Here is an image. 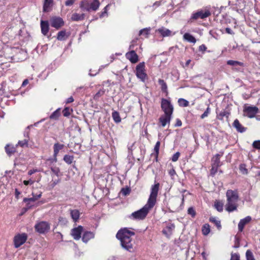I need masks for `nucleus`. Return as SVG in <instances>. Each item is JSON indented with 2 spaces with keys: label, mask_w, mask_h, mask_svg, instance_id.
<instances>
[{
  "label": "nucleus",
  "mask_w": 260,
  "mask_h": 260,
  "mask_svg": "<svg viewBox=\"0 0 260 260\" xmlns=\"http://www.w3.org/2000/svg\"><path fill=\"white\" fill-rule=\"evenodd\" d=\"M159 184L158 183L152 185L151 192L146 204L141 209L132 213L129 218L133 220H143L148 214L149 211L153 208L156 203Z\"/></svg>",
  "instance_id": "1"
},
{
  "label": "nucleus",
  "mask_w": 260,
  "mask_h": 260,
  "mask_svg": "<svg viewBox=\"0 0 260 260\" xmlns=\"http://www.w3.org/2000/svg\"><path fill=\"white\" fill-rule=\"evenodd\" d=\"M135 233L127 228L120 230L116 234V238L120 241V245L123 249L129 251H134L135 241L132 238Z\"/></svg>",
  "instance_id": "2"
},
{
  "label": "nucleus",
  "mask_w": 260,
  "mask_h": 260,
  "mask_svg": "<svg viewBox=\"0 0 260 260\" xmlns=\"http://www.w3.org/2000/svg\"><path fill=\"white\" fill-rule=\"evenodd\" d=\"M226 203L225 210L231 212L237 209L239 195L237 190L229 189L226 192Z\"/></svg>",
  "instance_id": "3"
},
{
  "label": "nucleus",
  "mask_w": 260,
  "mask_h": 260,
  "mask_svg": "<svg viewBox=\"0 0 260 260\" xmlns=\"http://www.w3.org/2000/svg\"><path fill=\"white\" fill-rule=\"evenodd\" d=\"M12 53L14 54L12 58L18 61H22L25 60L27 57V52L26 51L19 48H12L10 49Z\"/></svg>",
  "instance_id": "4"
},
{
  "label": "nucleus",
  "mask_w": 260,
  "mask_h": 260,
  "mask_svg": "<svg viewBox=\"0 0 260 260\" xmlns=\"http://www.w3.org/2000/svg\"><path fill=\"white\" fill-rule=\"evenodd\" d=\"M211 14V13L209 9H201L192 13L189 21L192 22V20H197L198 19H203L210 16Z\"/></svg>",
  "instance_id": "5"
},
{
  "label": "nucleus",
  "mask_w": 260,
  "mask_h": 260,
  "mask_svg": "<svg viewBox=\"0 0 260 260\" xmlns=\"http://www.w3.org/2000/svg\"><path fill=\"white\" fill-rule=\"evenodd\" d=\"M161 108L164 112V114L172 116L174 107L168 100L165 99H161Z\"/></svg>",
  "instance_id": "6"
},
{
  "label": "nucleus",
  "mask_w": 260,
  "mask_h": 260,
  "mask_svg": "<svg viewBox=\"0 0 260 260\" xmlns=\"http://www.w3.org/2000/svg\"><path fill=\"white\" fill-rule=\"evenodd\" d=\"M136 76L142 81L144 82L147 78V74L145 72V63H139L136 67Z\"/></svg>",
  "instance_id": "7"
},
{
  "label": "nucleus",
  "mask_w": 260,
  "mask_h": 260,
  "mask_svg": "<svg viewBox=\"0 0 260 260\" xmlns=\"http://www.w3.org/2000/svg\"><path fill=\"white\" fill-rule=\"evenodd\" d=\"M27 239V235L25 233L18 234L14 238V244L15 248H18L23 245Z\"/></svg>",
  "instance_id": "8"
},
{
  "label": "nucleus",
  "mask_w": 260,
  "mask_h": 260,
  "mask_svg": "<svg viewBox=\"0 0 260 260\" xmlns=\"http://www.w3.org/2000/svg\"><path fill=\"white\" fill-rule=\"evenodd\" d=\"M35 228L39 233L44 234L48 232L50 230V224L46 221H41L37 223Z\"/></svg>",
  "instance_id": "9"
},
{
  "label": "nucleus",
  "mask_w": 260,
  "mask_h": 260,
  "mask_svg": "<svg viewBox=\"0 0 260 260\" xmlns=\"http://www.w3.org/2000/svg\"><path fill=\"white\" fill-rule=\"evenodd\" d=\"M50 22L51 26L57 29H59L64 25V21L63 19L59 17H52L50 19Z\"/></svg>",
  "instance_id": "10"
},
{
  "label": "nucleus",
  "mask_w": 260,
  "mask_h": 260,
  "mask_svg": "<svg viewBox=\"0 0 260 260\" xmlns=\"http://www.w3.org/2000/svg\"><path fill=\"white\" fill-rule=\"evenodd\" d=\"M32 197L30 198H24L23 199V202L26 203L27 209H29L33 205L32 203L41 198L42 192L40 191L39 193H37L36 194L32 192Z\"/></svg>",
  "instance_id": "11"
},
{
  "label": "nucleus",
  "mask_w": 260,
  "mask_h": 260,
  "mask_svg": "<svg viewBox=\"0 0 260 260\" xmlns=\"http://www.w3.org/2000/svg\"><path fill=\"white\" fill-rule=\"evenodd\" d=\"M258 112V109L255 106H248L244 109L246 116L251 118L254 117Z\"/></svg>",
  "instance_id": "12"
},
{
  "label": "nucleus",
  "mask_w": 260,
  "mask_h": 260,
  "mask_svg": "<svg viewBox=\"0 0 260 260\" xmlns=\"http://www.w3.org/2000/svg\"><path fill=\"white\" fill-rule=\"evenodd\" d=\"M83 229L82 226L79 225L77 228H74L72 230L71 235L75 240H78L80 239Z\"/></svg>",
  "instance_id": "13"
},
{
  "label": "nucleus",
  "mask_w": 260,
  "mask_h": 260,
  "mask_svg": "<svg viewBox=\"0 0 260 260\" xmlns=\"http://www.w3.org/2000/svg\"><path fill=\"white\" fill-rule=\"evenodd\" d=\"M125 56L132 63H135L138 61V56L134 50H132L126 53Z\"/></svg>",
  "instance_id": "14"
},
{
  "label": "nucleus",
  "mask_w": 260,
  "mask_h": 260,
  "mask_svg": "<svg viewBox=\"0 0 260 260\" xmlns=\"http://www.w3.org/2000/svg\"><path fill=\"white\" fill-rule=\"evenodd\" d=\"M171 118V115L164 114L159 117V122L162 127H165L167 124H170Z\"/></svg>",
  "instance_id": "15"
},
{
  "label": "nucleus",
  "mask_w": 260,
  "mask_h": 260,
  "mask_svg": "<svg viewBox=\"0 0 260 260\" xmlns=\"http://www.w3.org/2000/svg\"><path fill=\"white\" fill-rule=\"evenodd\" d=\"M251 217L250 216H247L243 219L240 220L238 223V230L239 232H242L244 229L245 225L250 222Z\"/></svg>",
  "instance_id": "16"
},
{
  "label": "nucleus",
  "mask_w": 260,
  "mask_h": 260,
  "mask_svg": "<svg viewBox=\"0 0 260 260\" xmlns=\"http://www.w3.org/2000/svg\"><path fill=\"white\" fill-rule=\"evenodd\" d=\"M233 125L238 132L243 133L246 131V128L242 125L238 119L234 120Z\"/></svg>",
  "instance_id": "17"
},
{
  "label": "nucleus",
  "mask_w": 260,
  "mask_h": 260,
  "mask_svg": "<svg viewBox=\"0 0 260 260\" xmlns=\"http://www.w3.org/2000/svg\"><path fill=\"white\" fill-rule=\"evenodd\" d=\"M41 27L42 33L44 35H46L49 31V23L47 21H41Z\"/></svg>",
  "instance_id": "18"
},
{
  "label": "nucleus",
  "mask_w": 260,
  "mask_h": 260,
  "mask_svg": "<svg viewBox=\"0 0 260 260\" xmlns=\"http://www.w3.org/2000/svg\"><path fill=\"white\" fill-rule=\"evenodd\" d=\"M222 155V153L216 154L215 156H214L212 158V165H214V167H220L221 165V163L220 161V158Z\"/></svg>",
  "instance_id": "19"
},
{
  "label": "nucleus",
  "mask_w": 260,
  "mask_h": 260,
  "mask_svg": "<svg viewBox=\"0 0 260 260\" xmlns=\"http://www.w3.org/2000/svg\"><path fill=\"white\" fill-rule=\"evenodd\" d=\"M64 147V145L60 144L58 143H55L53 146V150H54V157H55V161H56V156L59 152V151L63 149Z\"/></svg>",
  "instance_id": "20"
},
{
  "label": "nucleus",
  "mask_w": 260,
  "mask_h": 260,
  "mask_svg": "<svg viewBox=\"0 0 260 260\" xmlns=\"http://www.w3.org/2000/svg\"><path fill=\"white\" fill-rule=\"evenodd\" d=\"M94 234L91 232H85L83 235L82 241L84 243H87L89 240L94 237Z\"/></svg>",
  "instance_id": "21"
},
{
  "label": "nucleus",
  "mask_w": 260,
  "mask_h": 260,
  "mask_svg": "<svg viewBox=\"0 0 260 260\" xmlns=\"http://www.w3.org/2000/svg\"><path fill=\"white\" fill-rule=\"evenodd\" d=\"M85 19V14L84 13L78 14L76 13H73L71 16V19L74 21H78L83 20Z\"/></svg>",
  "instance_id": "22"
},
{
  "label": "nucleus",
  "mask_w": 260,
  "mask_h": 260,
  "mask_svg": "<svg viewBox=\"0 0 260 260\" xmlns=\"http://www.w3.org/2000/svg\"><path fill=\"white\" fill-rule=\"evenodd\" d=\"M158 33H159L162 37L170 36L171 34V31L169 29L165 27H161L156 30Z\"/></svg>",
  "instance_id": "23"
},
{
  "label": "nucleus",
  "mask_w": 260,
  "mask_h": 260,
  "mask_svg": "<svg viewBox=\"0 0 260 260\" xmlns=\"http://www.w3.org/2000/svg\"><path fill=\"white\" fill-rule=\"evenodd\" d=\"M70 214L74 221L76 222L78 220L80 216V213L78 210H71Z\"/></svg>",
  "instance_id": "24"
},
{
  "label": "nucleus",
  "mask_w": 260,
  "mask_h": 260,
  "mask_svg": "<svg viewBox=\"0 0 260 260\" xmlns=\"http://www.w3.org/2000/svg\"><path fill=\"white\" fill-rule=\"evenodd\" d=\"M209 221L213 223L217 227L218 230H220L221 229V225L220 220L215 217H211L209 218Z\"/></svg>",
  "instance_id": "25"
},
{
  "label": "nucleus",
  "mask_w": 260,
  "mask_h": 260,
  "mask_svg": "<svg viewBox=\"0 0 260 260\" xmlns=\"http://www.w3.org/2000/svg\"><path fill=\"white\" fill-rule=\"evenodd\" d=\"M100 5V2L98 0H93V1L90 3V11H96Z\"/></svg>",
  "instance_id": "26"
},
{
  "label": "nucleus",
  "mask_w": 260,
  "mask_h": 260,
  "mask_svg": "<svg viewBox=\"0 0 260 260\" xmlns=\"http://www.w3.org/2000/svg\"><path fill=\"white\" fill-rule=\"evenodd\" d=\"M183 39L184 40L190 43L194 44L196 42V38L189 33H185L183 35Z\"/></svg>",
  "instance_id": "27"
},
{
  "label": "nucleus",
  "mask_w": 260,
  "mask_h": 260,
  "mask_svg": "<svg viewBox=\"0 0 260 260\" xmlns=\"http://www.w3.org/2000/svg\"><path fill=\"white\" fill-rule=\"evenodd\" d=\"M90 3L87 1H82L80 4V8L84 11H90Z\"/></svg>",
  "instance_id": "28"
},
{
  "label": "nucleus",
  "mask_w": 260,
  "mask_h": 260,
  "mask_svg": "<svg viewBox=\"0 0 260 260\" xmlns=\"http://www.w3.org/2000/svg\"><path fill=\"white\" fill-rule=\"evenodd\" d=\"M159 84L160 85L161 90L162 92L167 93L168 92V86L166 83L162 79H159L158 81Z\"/></svg>",
  "instance_id": "29"
},
{
  "label": "nucleus",
  "mask_w": 260,
  "mask_h": 260,
  "mask_svg": "<svg viewBox=\"0 0 260 260\" xmlns=\"http://www.w3.org/2000/svg\"><path fill=\"white\" fill-rule=\"evenodd\" d=\"M53 2V0H44L43 6V11L44 12H48L50 9V6Z\"/></svg>",
  "instance_id": "30"
},
{
  "label": "nucleus",
  "mask_w": 260,
  "mask_h": 260,
  "mask_svg": "<svg viewBox=\"0 0 260 260\" xmlns=\"http://www.w3.org/2000/svg\"><path fill=\"white\" fill-rule=\"evenodd\" d=\"M202 233L204 235L207 236L210 232V226L209 224H204L202 229Z\"/></svg>",
  "instance_id": "31"
},
{
  "label": "nucleus",
  "mask_w": 260,
  "mask_h": 260,
  "mask_svg": "<svg viewBox=\"0 0 260 260\" xmlns=\"http://www.w3.org/2000/svg\"><path fill=\"white\" fill-rule=\"evenodd\" d=\"M60 115V109H58L53 112L50 116V118L51 119L57 120L58 119Z\"/></svg>",
  "instance_id": "32"
},
{
  "label": "nucleus",
  "mask_w": 260,
  "mask_h": 260,
  "mask_svg": "<svg viewBox=\"0 0 260 260\" xmlns=\"http://www.w3.org/2000/svg\"><path fill=\"white\" fill-rule=\"evenodd\" d=\"M112 116L115 122L117 123H119L121 120L119 114L117 111L113 112L112 113Z\"/></svg>",
  "instance_id": "33"
},
{
  "label": "nucleus",
  "mask_w": 260,
  "mask_h": 260,
  "mask_svg": "<svg viewBox=\"0 0 260 260\" xmlns=\"http://www.w3.org/2000/svg\"><path fill=\"white\" fill-rule=\"evenodd\" d=\"M66 35V32L65 30H61L58 32L57 39L59 41H63L65 40Z\"/></svg>",
  "instance_id": "34"
},
{
  "label": "nucleus",
  "mask_w": 260,
  "mask_h": 260,
  "mask_svg": "<svg viewBox=\"0 0 260 260\" xmlns=\"http://www.w3.org/2000/svg\"><path fill=\"white\" fill-rule=\"evenodd\" d=\"M227 64L232 66H243V63L238 61H235L233 60H229L227 61Z\"/></svg>",
  "instance_id": "35"
},
{
  "label": "nucleus",
  "mask_w": 260,
  "mask_h": 260,
  "mask_svg": "<svg viewBox=\"0 0 260 260\" xmlns=\"http://www.w3.org/2000/svg\"><path fill=\"white\" fill-rule=\"evenodd\" d=\"M74 159V156L70 155H65L63 157V160L68 164L70 165L72 163Z\"/></svg>",
  "instance_id": "36"
},
{
  "label": "nucleus",
  "mask_w": 260,
  "mask_h": 260,
  "mask_svg": "<svg viewBox=\"0 0 260 260\" xmlns=\"http://www.w3.org/2000/svg\"><path fill=\"white\" fill-rule=\"evenodd\" d=\"M178 103L180 106L183 107H187L189 105V102L187 100L182 98L178 100Z\"/></svg>",
  "instance_id": "37"
},
{
  "label": "nucleus",
  "mask_w": 260,
  "mask_h": 260,
  "mask_svg": "<svg viewBox=\"0 0 260 260\" xmlns=\"http://www.w3.org/2000/svg\"><path fill=\"white\" fill-rule=\"evenodd\" d=\"M223 204L219 201H216L214 203L215 208L219 212L223 211Z\"/></svg>",
  "instance_id": "38"
},
{
  "label": "nucleus",
  "mask_w": 260,
  "mask_h": 260,
  "mask_svg": "<svg viewBox=\"0 0 260 260\" xmlns=\"http://www.w3.org/2000/svg\"><path fill=\"white\" fill-rule=\"evenodd\" d=\"M5 150L7 153L9 155H12L15 151V149L13 147H11L10 145H7L5 147Z\"/></svg>",
  "instance_id": "39"
},
{
  "label": "nucleus",
  "mask_w": 260,
  "mask_h": 260,
  "mask_svg": "<svg viewBox=\"0 0 260 260\" xmlns=\"http://www.w3.org/2000/svg\"><path fill=\"white\" fill-rule=\"evenodd\" d=\"M230 115V112L228 111L224 110L223 111H221L219 115H218V118L219 119H223V118L224 117H225L226 118H228Z\"/></svg>",
  "instance_id": "40"
},
{
  "label": "nucleus",
  "mask_w": 260,
  "mask_h": 260,
  "mask_svg": "<svg viewBox=\"0 0 260 260\" xmlns=\"http://www.w3.org/2000/svg\"><path fill=\"white\" fill-rule=\"evenodd\" d=\"M247 260H255L253 254L250 250H247L246 252Z\"/></svg>",
  "instance_id": "41"
},
{
  "label": "nucleus",
  "mask_w": 260,
  "mask_h": 260,
  "mask_svg": "<svg viewBox=\"0 0 260 260\" xmlns=\"http://www.w3.org/2000/svg\"><path fill=\"white\" fill-rule=\"evenodd\" d=\"M28 139H24L23 140L19 141L18 145L21 147H27L28 146Z\"/></svg>",
  "instance_id": "42"
},
{
  "label": "nucleus",
  "mask_w": 260,
  "mask_h": 260,
  "mask_svg": "<svg viewBox=\"0 0 260 260\" xmlns=\"http://www.w3.org/2000/svg\"><path fill=\"white\" fill-rule=\"evenodd\" d=\"M239 169H240V171H241V172L243 174H247L248 173V170L246 168V166H245V165L244 164H242L239 167Z\"/></svg>",
  "instance_id": "43"
},
{
  "label": "nucleus",
  "mask_w": 260,
  "mask_h": 260,
  "mask_svg": "<svg viewBox=\"0 0 260 260\" xmlns=\"http://www.w3.org/2000/svg\"><path fill=\"white\" fill-rule=\"evenodd\" d=\"M149 31L150 29L147 28L142 29L139 31V35H144L147 37L149 33Z\"/></svg>",
  "instance_id": "44"
},
{
  "label": "nucleus",
  "mask_w": 260,
  "mask_h": 260,
  "mask_svg": "<svg viewBox=\"0 0 260 260\" xmlns=\"http://www.w3.org/2000/svg\"><path fill=\"white\" fill-rule=\"evenodd\" d=\"M188 214L190 215L192 217H194L196 216V212L193 207H189L187 210Z\"/></svg>",
  "instance_id": "45"
},
{
  "label": "nucleus",
  "mask_w": 260,
  "mask_h": 260,
  "mask_svg": "<svg viewBox=\"0 0 260 260\" xmlns=\"http://www.w3.org/2000/svg\"><path fill=\"white\" fill-rule=\"evenodd\" d=\"M51 172L54 173L57 176H59V173L60 172V170L59 168L56 167H53L51 168Z\"/></svg>",
  "instance_id": "46"
},
{
  "label": "nucleus",
  "mask_w": 260,
  "mask_h": 260,
  "mask_svg": "<svg viewBox=\"0 0 260 260\" xmlns=\"http://www.w3.org/2000/svg\"><path fill=\"white\" fill-rule=\"evenodd\" d=\"M210 111H211L210 108L208 106L207 107V108L206 109V110H205V111L204 112V113L201 116V118L204 119L205 117H207L208 116L209 114L210 113Z\"/></svg>",
  "instance_id": "47"
},
{
  "label": "nucleus",
  "mask_w": 260,
  "mask_h": 260,
  "mask_svg": "<svg viewBox=\"0 0 260 260\" xmlns=\"http://www.w3.org/2000/svg\"><path fill=\"white\" fill-rule=\"evenodd\" d=\"M230 260H240V255L237 253H232Z\"/></svg>",
  "instance_id": "48"
},
{
  "label": "nucleus",
  "mask_w": 260,
  "mask_h": 260,
  "mask_svg": "<svg viewBox=\"0 0 260 260\" xmlns=\"http://www.w3.org/2000/svg\"><path fill=\"white\" fill-rule=\"evenodd\" d=\"M218 167H214V165H212V168L211 169L210 173L212 176H214L215 174L217 173Z\"/></svg>",
  "instance_id": "49"
},
{
  "label": "nucleus",
  "mask_w": 260,
  "mask_h": 260,
  "mask_svg": "<svg viewBox=\"0 0 260 260\" xmlns=\"http://www.w3.org/2000/svg\"><path fill=\"white\" fill-rule=\"evenodd\" d=\"M180 156V153L179 152H176L172 157L171 160L172 161L175 162L176 161Z\"/></svg>",
  "instance_id": "50"
},
{
  "label": "nucleus",
  "mask_w": 260,
  "mask_h": 260,
  "mask_svg": "<svg viewBox=\"0 0 260 260\" xmlns=\"http://www.w3.org/2000/svg\"><path fill=\"white\" fill-rule=\"evenodd\" d=\"M160 142L157 141L154 146V150L157 155L158 154V153H159V147H160Z\"/></svg>",
  "instance_id": "51"
},
{
  "label": "nucleus",
  "mask_w": 260,
  "mask_h": 260,
  "mask_svg": "<svg viewBox=\"0 0 260 260\" xmlns=\"http://www.w3.org/2000/svg\"><path fill=\"white\" fill-rule=\"evenodd\" d=\"M252 146L256 149H260V140L254 141Z\"/></svg>",
  "instance_id": "52"
},
{
  "label": "nucleus",
  "mask_w": 260,
  "mask_h": 260,
  "mask_svg": "<svg viewBox=\"0 0 260 260\" xmlns=\"http://www.w3.org/2000/svg\"><path fill=\"white\" fill-rule=\"evenodd\" d=\"M121 192L122 193V194H123L124 196H126V195L129 194L130 189L128 188H122Z\"/></svg>",
  "instance_id": "53"
},
{
  "label": "nucleus",
  "mask_w": 260,
  "mask_h": 260,
  "mask_svg": "<svg viewBox=\"0 0 260 260\" xmlns=\"http://www.w3.org/2000/svg\"><path fill=\"white\" fill-rule=\"evenodd\" d=\"M69 108H66L63 110V114L64 116H68L70 114Z\"/></svg>",
  "instance_id": "54"
},
{
  "label": "nucleus",
  "mask_w": 260,
  "mask_h": 260,
  "mask_svg": "<svg viewBox=\"0 0 260 260\" xmlns=\"http://www.w3.org/2000/svg\"><path fill=\"white\" fill-rule=\"evenodd\" d=\"M75 1V0H67L65 3V5L67 6H72L74 3Z\"/></svg>",
  "instance_id": "55"
},
{
  "label": "nucleus",
  "mask_w": 260,
  "mask_h": 260,
  "mask_svg": "<svg viewBox=\"0 0 260 260\" xmlns=\"http://www.w3.org/2000/svg\"><path fill=\"white\" fill-rule=\"evenodd\" d=\"M104 91H99L94 95V99H98L104 94Z\"/></svg>",
  "instance_id": "56"
},
{
  "label": "nucleus",
  "mask_w": 260,
  "mask_h": 260,
  "mask_svg": "<svg viewBox=\"0 0 260 260\" xmlns=\"http://www.w3.org/2000/svg\"><path fill=\"white\" fill-rule=\"evenodd\" d=\"M207 47L204 44L201 45L199 46V50L202 52H204L206 50Z\"/></svg>",
  "instance_id": "57"
},
{
  "label": "nucleus",
  "mask_w": 260,
  "mask_h": 260,
  "mask_svg": "<svg viewBox=\"0 0 260 260\" xmlns=\"http://www.w3.org/2000/svg\"><path fill=\"white\" fill-rule=\"evenodd\" d=\"M23 183L24 185H27L28 184H32L34 183V181H32V180L30 179L29 180H24L23 181Z\"/></svg>",
  "instance_id": "58"
},
{
  "label": "nucleus",
  "mask_w": 260,
  "mask_h": 260,
  "mask_svg": "<svg viewBox=\"0 0 260 260\" xmlns=\"http://www.w3.org/2000/svg\"><path fill=\"white\" fill-rule=\"evenodd\" d=\"M169 174L171 176H174L176 174V172L174 169H172L169 171Z\"/></svg>",
  "instance_id": "59"
},
{
  "label": "nucleus",
  "mask_w": 260,
  "mask_h": 260,
  "mask_svg": "<svg viewBox=\"0 0 260 260\" xmlns=\"http://www.w3.org/2000/svg\"><path fill=\"white\" fill-rule=\"evenodd\" d=\"M236 244L234 246V247L235 248H237L239 247V240L236 237Z\"/></svg>",
  "instance_id": "60"
},
{
  "label": "nucleus",
  "mask_w": 260,
  "mask_h": 260,
  "mask_svg": "<svg viewBox=\"0 0 260 260\" xmlns=\"http://www.w3.org/2000/svg\"><path fill=\"white\" fill-rule=\"evenodd\" d=\"M73 101H74L73 98L72 96H70V98L67 99V100L66 101V103L69 104V103H72Z\"/></svg>",
  "instance_id": "61"
},
{
  "label": "nucleus",
  "mask_w": 260,
  "mask_h": 260,
  "mask_svg": "<svg viewBox=\"0 0 260 260\" xmlns=\"http://www.w3.org/2000/svg\"><path fill=\"white\" fill-rule=\"evenodd\" d=\"M225 32L229 34H231V35L234 34V32L232 31V30L230 28H229V27H227L225 28Z\"/></svg>",
  "instance_id": "62"
},
{
  "label": "nucleus",
  "mask_w": 260,
  "mask_h": 260,
  "mask_svg": "<svg viewBox=\"0 0 260 260\" xmlns=\"http://www.w3.org/2000/svg\"><path fill=\"white\" fill-rule=\"evenodd\" d=\"M182 125V122L179 119H177L176 123L175 124V126H180Z\"/></svg>",
  "instance_id": "63"
},
{
  "label": "nucleus",
  "mask_w": 260,
  "mask_h": 260,
  "mask_svg": "<svg viewBox=\"0 0 260 260\" xmlns=\"http://www.w3.org/2000/svg\"><path fill=\"white\" fill-rule=\"evenodd\" d=\"M24 137L25 139H28L29 140V133L27 131H25L24 133Z\"/></svg>",
  "instance_id": "64"
}]
</instances>
